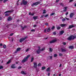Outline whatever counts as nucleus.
<instances>
[{
  "label": "nucleus",
  "instance_id": "f257e3e1",
  "mask_svg": "<svg viewBox=\"0 0 76 76\" xmlns=\"http://www.w3.org/2000/svg\"><path fill=\"white\" fill-rule=\"evenodd\" d=\"M30 55H28L26 57H25L24 58V59L22 60V63H25L26 61H27L28 59V58L30 57Z\"/></svg>",
  "mask_w": 76,
  "mask_h": 76
},
{
  "label": "nucleus",
  "instance_id": "f03ea898",
  "mask_svg": "<svg viewBox=\"0 0 76 76\" xmlns=\"http://www.w3.org/2000/svg\"><path fill=\"white\" fill-rule=\"evenodd\" d=\"M75 38V37L73 36V35H71L69 37H68L67 39L68 40H69L70 41H71L72 39H74Z\"/></svg>",
  "mask_w": 76,
  "mask_h": 76
},
{
  "label": "nucleus",
  "instance_id": "7ed1b4c3",
  "mask_svg": "<svg viewBox=\"0 0 76 76\" xmlns=\"http://www.w3.org/2000/svg\"><path fill=\"white\" fill-rule=\"evenodd\" d=\"M40 3H41V2L40 1H38L35 3H34L32 4L31 6L32 7H34V6H37L38 4H40Z\"/></svg>",
  "mask_w": 76,
  "mask_h": 76
},
{
  "label": "nucleus",
  "instance_id": "20e7f679",
  "mask_svg": "<svg viewBox=\"0 0 76 76\" xmlns=\"http://www.w3.org/2000/svg\"><path fill=\"white\" fill-rule=\"evenodd\" d=\"M27 38V37H26L24 38H21V39H20L19 40V41L20 42H23V41H24V40H25L26 38Z\"/></svg>",
  "mask_w": 76,
  "mask_h": 76
},
{
  "label": "nucleus",
  "instance_id": "39448f33",
  "mask_svg": "<svg viewBox=\"0 0 76 76\" xmlns=\"http://www.w3.org/2000/svg\"><path fill=\"white\" fill-rule=\"evenodd\" d=\"M22 3H23V4L24 5H26L27 4V3H28V1H25V0H23Z\"/></svg>",
  "mask_w": 76,
  "mask_h": 76
},
{
  "label": "nucleus",
  "instance_id": "423d86ee",
  "mask_svg": "<svg viewBox=\"0 0 76 76\" xmlns=\"http://www.w3.org/2000/svg\"><path fill=\"white\" fill-rule=\"evenodd\" d=\"M74 15H75V14H74L73 12H72L70 14V15H69L70 18H73V16H74Z\"/></svg>",
  "mask_w": 76,
  "mask_h": 76
},
{
  "label": "nucleus",
  "instance_id": "0eeeda50",
  "mask_svg": "<svg viewBox=\"0 0 76 76\" xmlns=\"http://www.w3.org/2000/svg\"><path fill=\"white\" fill-rule=\"evenodd\" d=\"M57 41V40L56 39H54L53 40H52L51 41H50V44H52V43H54V42H56Z\"/></svg>",
  "mask_w": 76,
  "mask_h": 76
},
{
  "label": "nucleus",
  "instance_id": "6e6552de",
  "mask_svg": "<svg viewBox=\"0 0 76 76\" xmlns=\"http://www.w3.org/2000/svg\"><path fill=\"white\" fill-rule=\"evenodd\" d=\"M34 68H35V69H37V63L36 62H34Z\"/></svg>",
  "mask_w": 76,
  "mask_h": 76
},
{
  "label": "nucleus",
  "instance_id": "1a4fd4ad",
  "mask_svg": "<svg viewBox=\"0 0 76 76\" xmlns=\"http://www.w3.org/2000/svg\"><path fill=\"white\" fill-rule=\"evenodd\" d=\"M74 27H75V26H73L72 25H70L69 26V28H67V29H71V28H73Z\"/></svg>",
  "mask_w": 76,
  "mask_h": 76
},
{
  "label": "nucleus",
  "instance_id": "9d476101",
  "mask_svg": "<svg viewBox=\"0 0 76 76\" xmlns=\"http://www.w3.org/2000/svg\"><path fill=\"white\" fill-rule=\"evenodd\" d=\"M66 26V24H60L61 27H64V26Z\"/></svg>",
  "mask_w": 76,
  "mask_h": 76
},
{
  "label": "nucleus",
  "instance_id": "9b49d317",
  "mask_svg": "<svg viewBox=\"0 0 76 76\" xmlns=\"http://www.w3.org/2000/svg\"><path fill=\"white\" fill-rule=\"evenodd\" d=\"M15 66V64H12L11 66V68L12 69H15L16 68V67Z\"/></svg>",
  "mask_w": 76,
  "mask_h": 76
},
{
  "label": "nucleus",
  "instance_id": "f8f14e48",
  "mask_svg": "<svg viewBox=\"0 0 76 76\" xmlns=\"http://www.w3.org/2000/svg\"><path fill=\"white\" fill-rule=\"evenodd\" d=\"M64 32V31H61L59 32V34L60 35H61L63 34V33Z\"/></svg>",
  "mask_w": 76,
  "mask_h": 76
},
{
  "label": "nucleus",
  "instance_id": "ddd939ff",
  "mask_svg": "<svg viewBox=\"0 0 76 76\" xmlns=\"http://www.w3.org/2000/svg\"><path fill=\"white\" fill-rule=\"evenodd\" d=\"M7 20L8 21H10V20H12V18H11V17H9L7 18Z\"/></svg>",
  "mask_w": 76,
  "mask_h": 76
},
{
  "label": "nucleus",
  "instance_id": "4468645a",
  "mask_svg": "<svg viewBox=\"0 0 76 76\" xmlns=\"http://www.w3.org/2000/svg\"><path fill=\"white\" fill-rule=\"evenodd\" d=\"M13 12V11H11L10 10H8L4 12V14H5V13H10V12Z\"/></svg>",
  "mask_w": 76,
  "mask_h": 76
},
{
  "label": "nucleus",
  "instance_id": "2eb2a0df",
  "mask_svg": "<svg viewBox=\"0 0 76 76\" xmlns=\"http://www.w3.org/2000/svg\"><path fill=\"white\" fill-rule=\"evenodd\" d=\"M41 50H37L36 51V52L37 53V54H39V53H40Z\"/></svg>",
  "mask_w": 76,
  "mask_h": 76
},
{
  "label": "nucleus",
  "instance_id": "dca6fc26",
  "mask_svg": "<svg viewBox=\"0 0 76 76\" xmlns=\"http://www.w3.org/2000/svg\"><path fill=\"white\" fill-rule=\"evenodd\" d=\"M21 74H22L23 75H25L26 74V73H25V72H24V71H22L21 72Z\"/></svg>",
  "mask_w": 76,
  "mask_h": 76
},
{
  "label": "nucleus",
  "instance_id": "f3484780",
  "mask_svg": "<svg viewBox=\"0 0 76 76\" xmlns=\"http://www.w3.org/2000/svg\"><path fill=\"white\" fill-rule=\"evenodd\" d=\"M61 50L62 51V52H66V50L65 49H63V48H61Z\"/></svg>",
  "mask_w": 76,
  "mask_h": 76
},
{
  "label": "nucleus",
  "instance_id": "a211bd4d",
  "mask_svg": "<svg viewBox=\"0 0 76 76\" xmlns=\"http://www.w3.org/2000/svg\"><path fill=\"white\" fill-rule=\"evenodd\" d=\"M37 18H38V16H36L33 17V19L35 20V19H37Z\"/></svg>",
  "mask_w": 76,
  "mask_h": 76
},
{
  "label": "nucleus",
  "instance_id": "6ab92c4d",
  "mask_svg": "<svg viewBox=\"0 0 76 76\" xmlns=\"http://www.w3.org/2000/svg\"><path fill=\"white\" fill-rule=\"evenodd\" d=\"M51 31V29H50V28L49 27L48 28L47 30V32H49Z\"/></svg>",
  "mask_w": 76,
  "mask_h": 76
},
{
  "label": "nucleus",
  "instance_id": "aec40b11",
  "mask_svg": "<svg viewBox=\"0 0 76 76\" xmlns=\"http://www.w3.org/2000/svg\"><path fill=\"white\" fill-rule=\"evenodd\" d=\"M20 48H17V50L16 51H20Z\"/></svg>",
  "mask_w": 76,
  "mask_h": 76
},
{
  "label": "nucleus",
  "instance_id": "412c9836",
  "mask_svg": "<svg viewBox=\"0 0 76 76\" xmlns=\"http://www.w3.org/2000/svg\"><path fill=\"white\" fill-rule=\"evenodd\" d=\"M69 48H70L71 49H73V46L71 45L69 47Z\"/></svg>",
  "mask_w": 76,
  "mask_h": 76
},
{
  "label": "nucleus",
  "instance_id": "4be33fe9",
  "mask_svg": "<svg viewBox=\"0 0 76 76\" xmlns=\"http://www.w3.org/2000/svg\"><path fill=\"white\" fill-rule=\"evenodd\" d=\"M67 7H64V12H66L67 11Z\"/></svg>",
  "mask_w": 76,
  "mask_h": 76
},
{
  "label": "nucleus",
  "instance_id": "5701e85b",
  "mask_svg": "<svg viewBox=\"0 0 76 76\" xmlns=\"http://www.w3.org/2000/svg\"><path fill=\"white\" fill-rule=\"evenodd\" d=\"M57 29L58 30H59V29H60L61 27L60 26H58L56 27Z\"/></svg>",
  "mask_w": 76,
  "mask_h": 76
},
{
  "label": "nucleus",
  "instance_id": "b1692460",
  "mask_svg": "<svg viewBox=\"0 0 76 76\" xmlns=\"http://www.w3.org/2000/svg\"><path fill=\"white\" fill-rule=\"evenodd\" d=\"M50 70V68L48 67L46 70V72H48V71H49Z\"/></svg>",
  "mask_w": 76,
  "mask_h": 76
},
{
  "label": "nucleus",
  "instance_id": "393cba45",
  "mask_svg": "<svg viewBox=\"0 0 76 76\" xmlns=\"http://www.w3.org/2000/svg\"><path fill=\"white\" fill-rule=\"evenodd\" d=\"M11 62L10 60H9L7 63V64H9Z\"/></svg>",
  "mask_w": 76,
  "mask_h": 76
},
{
  "label": "nucleus",
  "instance_id": "a878e982",
  "mask_svg": "<svg viewBox=\"0 0 76 76\" xmlns=\"http://www.w3.org/2000/svg\"><path fill=\"white\" fill-rule=\"evenodd\" d=\"M55 29V26H53L52 27L51 29H52V30H53V29Z\"/></svg>",
  "mask_w": 76,
  "mask_h": 76
},
{
  "label": "nucleus",
  "instance_id": "bb28decb",
  "mask_svg": "<svg viewBox=\"0 0 76 76\" xmlns=\"http://www.w3.org/2000/svg\"><path fill=\"white\" fill-rule=\"evenodd\" d=\"M34 60V58H32L31 59V62H32Z\"/></svg>",
  "mask_w": 76,
  "mask_h": 76
},
{
  "label": "nucleus",
  "instance_id": "cd10ccee",
  "mask_svg": "<svg viewBox=\"0 0 76 76\" xmlns=\"http://www.w3.org/2000/svg\"><path fill=\"white\" fill-rule=\"evenodd\" d=\"M49 50L50 51V52H52V51H53V50L52 49V48H49Z\"/></svg>",
  "mask_w": 76,
  "mask_h": 76
},
{
  "label": "nucleus",
  "instance_id": "c85d7f7f",
  "mask_svg": "<svg viewBox=\"0 0 76 76\" xmlns=\"http://www.w3.org/2000/svg\"><path fill=\"white\" fill-rule=\"evenodd\" d=\"M3 69V66L1 65H0V69Z\"/></svg>",
  "mask_w": 76,
  "mask_h": 76
},
{
  "label": "nucleus",
  "instance_id": "c756f323",
  "mask_svg": "<svg viewBox=\"0 0 76 76\" xmlns=\"http://www.w3.org/2000/svg\"><path fill=\"white\" fill-rule=\"evenodd\" d=\"M55 15V13H52L50 14V16H53V15Z\"/></svg>",
  "mask_w": 76,
  "mask_h": 76
},
{
  "label": "nucleus",
  "instance_id": "7c9ffc66",
  "mask_svg": "<svg viewBox=\"0 0 76 76\" xmlns=\"http://www.w3.org/2000/svg\"><path fill=\"white\" fill-rule=\"evenodd\" d=\"M45 69V66H43L42 68V70H44Z\"/></svg>",
  "mask_w": 76,
  "mask_h": 76
},
{
  "label": "nucleus",
  "instance_id": "2f4dec72",
  "mask_svg": "<svg viewBox=\"0 0 76 76\" xmlns=\"http://www.w3.org/2000/svg\"><path fill=\"white\" fill-rule=\"evenodd\" d=\"M5 16L7 17L9 16V14H5Z\"/></svg>",
  "mask_w": 76,
  "mask_h": 76
},
{
  "label": "nucleus",
  "instance_id": "473e14b6",
  "mask_svg": "<svg viewBox=\"0 0 76 76\" xmlns=\"http://www.w3.org/2000/svg\"><path fill=\"white\" fill-rule=\"evenodd\" d=\"M3 48H6V45H4L3 46Z\"/></svg>",
  "mask_w": 76,
  "mask_h": 76
},
{
  "label": "nucleus",
  "instance_id": "72a5a7b5",
  "mask_svg": "<svg viewBox=\"0 0 76 76\" xmlns=\"http://www.w3.org/2000/svg\"><path fill=\"white\" fill-rule=\"evenodd\" d=\"M45 15H41V16L40 17V18H42Z\"/></svg>",
  "mask_w": 76,
  "mask_h": 76
},
{
  "label": "nucleus",
  "instance_id": "f704fd0d",
  "mask_svg": "<svg viewBox=\"0 0 76 76\" xmlns=\"http://www.w3.org/2000/svg\"><path fill=\"white\" fill-rule=\"evenodd\" d=\"M43 11H44L42 13L43 14H45V13H46V12H45V10H44Z\"/></svg>",
  "mask_w": 76,
  "mask_h": 76
},
{
  "label": "nucleus",
  "instance_id": "c9c22d12",
  "mask_svg": "<svg viewBox=\"0 0 76 76\" xmlns=\"http://www.w3.org/2000/svg\"><path fill=\"white\" fill-rule=\"evenodd\" d=\"M48 16V14H46L45 16V18H47Z\"/></svg>",
  "mask_w": 76,
  "mask_h": 76
},
{
  "label": "nucleus",
  "instance_id": "e433bc0d",
  "mask_svg": "<svg viewBox=\"0 0 76 76\" xmlns=\"http://www.w3.org/2000/svg\"><path fill=\"white\" fill-rule=\"evenodd\" d=\"M66 20V19L65 18H63L62 19V21L63 22H64V21H65Z\"/></svg>",
  "mask_w": 76,
  "mask_h": 76
},
{
  "label": "nucleus",
  "instance_id": "4c0bfd02",
  "mask_svg": "<svg viewBox=\"0 0 76 76\" xmlns=\"http://www.w3.org/2000/svg\"><path fill=\"white\" fill-rule=\"evenodd\" d=\"M8 1V0H4V3H5V2H6V1Z\"/></svg>",
  "mask_w": 76,
  "mask_h": 76
},
{
  "label": "nucleus",
  "instance_id": "58836bf2",
  "mask_svg": "<svg viewBox=\"0 0 76 76\" xmlns=\"http://www.w3.org/2000/svg\"><path fill=\"white\" fill-rule=\"evenodd\" d=\"M60 5H61V6H64V5L63 4V3H61L60 4Z\"/></svg>",
  "mask_w": 76,
  "mask_h": 76
},
{
  "label": "nucleus",
  "instance_id": "ea45409f",
  "mask_svg": "<svg viewBox=\"0 0 76 76\" xmlns=\"http://www.w3.org/2000/svg\"><path fill=\"white\" fill-rule=\"evenodd\" d=\"M59 55L60 56H63V54H62V53H59Z\"/></svg>",
  "mask_w": 76,
  "mask_h": 76
},
{
  "label": "nucleus",
  "instance_id": "a19ab883",
  "mask_svg": "<svg viewBox=\"0 0 76 76\" xmlns=\"http://www.w3.org/2000/svg\"><path fill=\"white\" fill-rule=\"evenodd\" d=\"M41 65V63H39L37 65L38 66H40Z\"/></svg>",
  "mask_w": 76,
  "mask_h": 76
},
{
  "label": "nucleus",
  "instance_id": "79ce46f5",
  "mask_svg": "<svg viewBox=\"0 0 76 76\" xmlns=\"http://www.w3.org/2000/svg\"><path fill=\"white\" fill-rule=\"evenodd\" d=\"M57 56V55L56 54H54V57H56Z\"/></svg>",
  "mask_w": 76,
  "mask_h": 76
},
{
  "label": "nucleus",
  "instance_id": "37998d69",
  "mask_svg": "<svg viewBox=\"0 0 76 76\" xmlns=\"http://www.w3.org/2000/svg\"><path fill=\"white\" fill-rule=\"evenodd\" d=\"M45 25L46 26H48V23H45Z\"/></svg>",
  "mask_w": 76,
  "mask_h": 76
},
{
  "label": "nucleus",
  "instance_id": "c03bdc74",
  "mask_svg": "<svg viewBox=\"0 0 76 76\" xmlns=\"http://www.w3.org/2000/svg\"><path fill=\"white\" fill-rule=\"evenodd\" d=\"M22 68V66H19L18 67V69H21Z\"/></svg>",
  "mask_w": 76,
  "mask_h": 76
},
{
  "label": "nucleus",
  "instance_id": "a18cd8bd",
  "mask_svg": "<svg viewBox=\"0 0 76 76\" xmlns=\"http://www.w3.org/2000/svg\"><path fill=\"white\" fill-rule=\"evenodd\" d=\"M53 35H56V34H57L56 33V32H53Z\"/></svg>",
  "mask_w": 76,
  "mask_h": 76
},
{
  "label": "nucleus",
  "instance_id": "49530a36",
  "mask_svg": "<svg viewBox=\"0 0 76 76\" xmlns=\"http://www.w3.org/2000/svg\"><path fill=\"white\" fill-rule=\"evenodd\" d=\"M44 50V48H42V49H40V51H43Z\"/></svg>",
  "mask_w": 76,
  "mask_h": 76
},
{
  "label": "nucleus",
  "instance_id": "de8ad7c7",
  "mask_svg": "<svg viewBox=\"0 0 76 76\" xmlns=\"http://www.w3.org/2000/svg\"><path fill=\"white\" fill-rule=\"evenodd\" d=\"M59 1V0H56V3H58Z\"/></svg>",
  "mask_w": 76,
  "mask_h": 76
},
{
  "label": "nucleus",
  "instance_id": "09e8293b",
  "mask_svg": "<svg viewBox=\"0 0 76 76\" xmlns=\"http://www.w3.org/2000/svg\"><path fill=\"white\" fill-rule=\"evenodd\" d=\"M36 71L38 72L39 71V69H37V68H36Z\"/></svg>",
  "mask_w": 76,
  "mask_h": 76
},
{
  "label": "nucleus",
  "instance_id": "8fccbe9b",
  "mask_svg": "<svg viewBox=\"0 0 76 76\" xmlns=\"http://www.w3.org/2000/svg\"><path fill=\"white\" fill-rule=\"evenodd\" d=\"M29 50L28 49H27L26 50V52H28V51Z\"/></svg>",
  "mask_w": 76,
  "mask_h": 76
},
{
  "label": "nucleus",
  "instance_id": "3c124183",
  "mask_svg": "<svg viewBox=\"0 0 76 76\" xmlns=\"http://www.w3.org/2000/svg\"><path fill=\"white\" fill-rule=\"evenodd\" d=\"M63 45H66V43L65 42H63Z\"/></svg>",
  "mask_w": 76,
  "mask_h": 76
},
{
  "label": "nucleus",
  "instance_id": "603ef678",
  "mask_svg": "<svg viewBox=\"0 0 76 76\" xmlns=\"http://www.w3.org/2000/svg\"><path fill=\"white\" fill-rule=\"evenodd\" d=\"M31 31H32V32H34V31H35V30L34 29H32V30H31Z\"/></svg>",
  "mask_w": 76,
  "mask_h": 76
},
{
  "label": "nucleus",
  "instance_id": "864d4df0",
  "mask_svg": "<svg viewBox=\"0 0 76 76\" xmlns=\"http://www.w3.org/2000/svg\"><path fill=\"white\" fill-rule=\"evenodd\" d=\"M13 35V33H12L10 34V36H12Z\"/></svg>",
  "mask_w": 76,
  "mask_h": 76
},
{
  "label": "nucleus",
  "instance_id": "5fc2aeb1",
  "mask_svg": "<svg viewBox=\"0 0 76 76\" xmlns=\"http://www.w3.org/2000/svg\"><path fill=\"white\" fill-rule=\"evenodd\" d=\"M47 31V29H45L44 30V32H45V33H46V32Z\"/></svg>",
  "mask_w": 76,
  "mask_h": 76
},
{
  "label": "nucleus",
  "instance_id": "6e6d98bb",
  "mask_svg": "<svg viewBox=\"0 0 76 76\" xmlns=\"http://www.w3.org/2000/svg\"><path fill=\"white\" fill-rule=\"evenodd\" d=\"M50 59H53V57L52 56H51L50 57Z\"/></svg>",
  "mask_w": 76,
  "mask_h": 76
},
{
  "label": "nucleus",
  "instance_id": "4d7b16f0",
  "mask_svg": "<svg viewBox=\"0 0 76 76\" xmlns=\"http://www.w3.org/2000/svg\"><path fill=\"white\" fill-rule=\"evenodd\" d=\"M21 28H22V30H23L25 29V27H22V26H21Z\"/></svg>",
  "mask_w": 76,
  "mask_h": 76
},
{
  "label": "nucleus",
  "instance_id": "13d9d810",
  "mask_svg": "<svg viewBox=\"0 0 76 76\" xmlns=\"http://www.w3.org/2000/svg\"><path fill=\"white\" fill-rule=\"evenodd\" d=\"M2 46H3V44L2 43H1L0 44V46L1 47Z\"/></svg>",
  "mask_w": 76,
  "mask_h": 76
},
{
  "label": "nucleus",
  "instance_id": "bf43d9fd",
  "mask_svg": "<svg viewBox=\"0 0 76 76\" xmlns=\"http://www.w3.org/2000/svg\"><path fill=\"white\" fill-rule=\"evenodd\" d=\"M31 16H34V13L31 14Z\"/></svg>",
  "mask_w": 76,
  "mask_h": 76
},
{
  "label": "nucleus",
  "instance_id": "052dcab7",
  "mask_svg": "<svg viewBox=\"0 0 76 76\" xmlns=\"http://www.w3.org/2000/svg\"><path fill=\"white\" fill-rule=\"evenodd\" d=\"M68 14H69V13L68 12H67V13H66L65 15L66 16V15H68Z\"/></svg>",
  "mask_w": 76,
  "mask_h": 76
},
{
  "label": "nucleus",
  "instance_id": "680f3d73",
  "mask_svg": "<svg viewBox=\"0 0 76 76\" xmlns=\"http://www.w3.org/2000/svg\"><path fill=\"white\" fill-rule=\"evenodd\" d=\"M50 73H49L48 74V76H50Z\"/></svg>",
  "mask_w": 76,
  "mask_h": 76
},
{
  "label": "nucleus",
  "instance_id": "e2e57ef3",
  "mask_svg": "<svg viewBox=\"0 0 76 76\" xmlns=\"http://www.w3.org/2000/svg\"><path fill=\"white\" fill-rule=\"evenodd\" d=\"M38 48H39V49H38V50H40L41 49H40V47H39Z\"/></svg>",
  "mask_w": 76,
  "mask_h": 76
},
{
  "label": "nucleus",
  "instance_id": "0e129e2a",
  "mask_svg": "<svg viewBox=\"0 0 76 76\" xmlns=\"http://www.w3.org/2000/svg\"><path fill=\"white\" fill-rule=\"evenodd\" d=\"M61 66V64H60V65L59 66V67H60Z\"/></svg>",
  "mask_w": 76,
  "mask_h": 76
},
{
  "label": "nucleus",
  "instance_id": "69168bd1",
  "mask_svg": "<svg viewBox=\"0 0 76 76\" xmlns=\"http://www.w3.org/2000/svg\"><path fill=\"white\" fill-rule=\"evenodd\" d=\"M29 15H31V13L29 12L28 14Z\"/></svg>",
  "mask_w": 76,
  "mask_h": 76
},
{
  "label": "nucleus",
  "instance_id": "338daca9",
  "mask_svg": "<svg viewBox=\"0 0 76 76\" xmlns=\"http://www.w3.org/2000/svg\"><path fill=\"white\" fill-rule=\"evenodd\" d=\"M73 1V0H69V2H72Z\"/></svg>",
  "mask_w": 76,
  "mask_h": 76
},
{
  "label": "nucleus",
  "instance_id": "774afa93",
  "mask_svg": "<svg viewBox=\"0 0 76 76\" xmlns=\"http://www.w3.org/2000/svg\"><path fill=\"white\" fill-rule=\"evenodd\" d=\"M37 26V25H34V27H36Z\"/></svg>",
  "mask_w": 76,
  "mask_h": 76
}]
</instances>
